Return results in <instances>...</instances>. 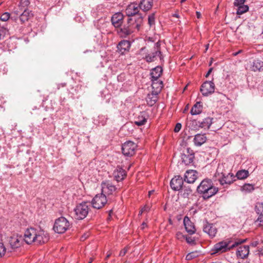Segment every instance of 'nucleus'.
Listing matches in <instances>:
<instances>
[{
    "instance_id": "1",
    "label": "nucleus",
    "mask_w": 263,
    "mask_h": 263,
    "mask_svg": "<svg viewBox=\"0 0 263 263\" xmlns=\"http://www.w3.org/2000/svg\"><path fill=\"white\" fill-rule=\"evenodd\" d=\"M197 192L200 197L206 200L214 196L218 192L211 179H203L197 187Z\"/></svg>"
},
{
    "instance_id": "2",
    "label": "nucleus",
    "mask_w": 263,
    "mask_h": 263,
    "mask_svg": "<svg viewBox=\"0 0 263 263\" xmlns=\"http://www.w3.org/2000/svg\"><path fill=\"white\" fill-rule=\"evenodd\" d=\"M246 239H238L232 245H230V241L228 242L225 241H220L214 246L212 251H213V253H221L225 252L227 251L230 250L239 245L246 242Z\"/></svg>"
},
{
    "instance_id": "3",
    "label": "nucleus",
    "mask_w": 263,
    "mask_h": 263,
    "mask_svg": "<svg viewBox=\"0 0 263 263\" xmlns=\"http://www.w3.org/2000/svg\"><path fill=\"white\" fill-rule=\"evenodd\" d=\"M89 209L87 202H82L77 204L74 209L75 218L78 220L84 219L88 215Z\"/></svg>"
},
{
    "instance_id": "4",
    "label": "nucleus",
    "mask_w": 263,
    "mask_h": 263,
    "mask_svg": "<svg viewBox=\"0 0 263 263\" xmlns=\"http://www.w3.org/2000/svg\"><path fill=\"white\" fill-rule=\"evenodd\" d=\"M70 227L68 220L64 217H61L55 220L53 226L54 231L59 234L65 233Z\"/></svg>"
},
{
    "instance_id": "5",
    "label": "nucleus",
    "mask_w": 263,
    "mask_h": 263,
    "mask_svg": "<svg viewBox=\"0 0 263 263\" xmlns=\"http://www.w3.org/2000/svg\"><path fill=\"white\" fill-rule=\"evenodd\" d=\"M215 85L212 81H206L200 87V92L203 96L208 97L215 91Z\"/></svg>"
},
{
    "instance_id": "6",
    "label": "nucleus",
    "mask_w": 263,
    "mask_h": 263,
    "mask_svg": "<svg viewBox=\"0 0 263 263\" xmlns=\"http://www.w3.org/2000/svg\"><path fill=\"white\" fill-rule=\"evenodd\" d=\"M107 200L106 195L103 193L96 195L91 200L92 206L97 209H100L103 207Z\"/></svg>"
},
{
    "instance_id": "7",
    "label": "nucleus",
    "mask_w": 263,
    "mask_h": 263,
    "mask_svg": "<svg viewBox=\"0 0 263 263\" xmlns=\"http://www.w3.org/2000/svg\"><path fill=\"white\" fill-rule=\"evenodd\" d=\"M137 145L134 142L128 141L122 144V152L127 157H131L135 153Z\"/></svg>"
},
{
    "instance_id": "8",
    "label": "nucleus",
    "mask_w": 263,
    "mask_h": 263,
    "mask_svg": "<svg viewBox=\"0 0 263 263\" xmlns=\"http://www.w3.org/2000/svg\"><path fill=\"white\" fill-rule=\"evenodd\" d=\"M195 154L190 148H186L181 154L182 162L186 165H192L194 163Z\"/></svg>"
},
{
    "instance_id": "9",
    "label": "nucleus",
    "mask_w": 263,
    "mask_h": 263,
    "mask_svg": "<svg viewBox=\"0 0 263 263\" xmlns=\"http://www.w3.org/2000/svg\"><path fill=\"white\" fill-rule=\"evenodd\" d=\"M49 239V236L47 232L41 229H36L34 243L42 245L47 242Z\"/></svg>"
},
{
    "instance_id": "10",
    "label": "nucleus",
    "mask_w": 263,
    "mask_h": 263,
    "mask_svg": "<svg viewBox=\"0 0 263 263\" xmlns=\"http://www.w3.org/2000/svg\"><path fill=\"white\" fill-rule=\"evenodd\" d=\"M128 20L132 27L133 28L135 32L140 30L141 26L143 25V17L142 15H137L133 17H128Z\"/></svg>"
},
{
    "instance_id": "11",
    "label": "nucleus",
    "mask_w": 263,
    "mask_h": 263,
    "mask_svg": "<svg viewBox=\"0 0 263 263\" xmlns=\"http://www.w3.org/2000/svg\"><path fill=\"white\" fill-rule=\"evenodd\" d=\"M235 176L232 173L220 174V176L217 179L219 183L222 185H228L232 184L235 180Z\"/></svg>"
},
{
    "instance_id": "12",
    "label": "nucleus",
    "mask_w": 263,
    "mask_h": 263,
    "mask_svg": "<svg viewBox=\"0 0 263 263\" xmlns=\"http://www.w3.org/2000/svg\"><path fill=\"white\" fill-rule=\"evenodd\" d=\"M140 9L139 4H137L136 3H132L127 6L125 9V13L128 17H133L137 15H141L139 13Z\"/></svg>"
},
{
    "instance_id": "13",
    "label": "nucleus",
    "mask_w": 263,
    "mask_h": 263,
    "mask_svg": "<svg viewBox=\"0 0 263 263\" xmlns=\"http://www.w3.org/2000/svg\"><path fill=\"white\" fill-rule=\"evenodd\" d=\"M36 229L30 228L27 229L24 235V240L27 244L30 245L34 243Z\"/></svg>"
},
{
    "instance_id": "14",
    "label": "nucleus",
    "mask_w": 263,
    "mask_h": 263,
    "mask_svg": "<svg viewBox=\"0 0 263 263\" xmlns=\"http://www.w3.org/2000/svg\"><path fill=\"white\" fill-rule=\"evenodd\" d=\"M183 185L182 178L179 176H175L170 181V186L174 191H180Z\"/></svg>"
},
{
    "instance_id": "15",
    "label": "nucleus",
    "mask_w": 263,
    "mask_h": 263,
    "mask_svg": "<svg viewBox=\"0 0 263 263\" xmlns=\"http://www.w3.org/2000/svg\"><path fill=\"white\" fill-rule=\"evenodd\" d=\"M101 187L102 192L104 194L111 195L117 190L116 186L113 185L109 181L102 182Z\"/></svg>"
},
{
    "instance_id": "16",
    "label": "nucleus",
    "mask_w": 263,
    "mask_h": 263,
    "mask_svg": "<svg viewBox=\"0 0 263 263\" xmlns=\"http://www.w3.org/2000/svg\"><path fill=\"white\" fill-rule=\"evenodd\" d=\"M124 19V15L121 12H117L112 15L111 21L112 25L118 28L121 27Z\"/></svg>"
},
{
    "instance_id": "17",
    "label": "nucleus",
    "mask_w": 263,
    "mask_h": 263,
    "mask_svg": "<svg viewBox=\"0 0 263 263\" xmlns=\"http://www.w3.org/2000/svg\"><path fill=\"white\" fill-rule=\"evenodd\" d=\"M120 32L124 37L135 32L132 26L131 23L129 22L128 18L126 22L121 27Z\"/></svg>"
},
{
    "instance_id": "18",
    "label": "nucleus",
    "mask_w": 263,
    "mask_h": 263,
    "mask_svg": "<svg viewBox=\"0 0 263 263\" xmlns=\"http://www.w3.org/2000/svg\"><path fill=\"white\" fill-rule=\"evenodd\" d=\"M183 224L186 231L190 235H192L196 232V229L194 223H193L190 218L185 216L183 219Z\"/></svg>"
},
{
    "instance_id": "19",
    "label": "nucleus",
    "mask_w": 263,
    "mask_h": 263,
    "mask_svg": "<svg viewBox=\"0 0 263 263\" xmlns=\"http://www.w3.org/2000/svg\"><path fill=\"white\" fill-rule=\"evenodd\" d=\"M249 246L245 245L238 247L236 255L237 258L241 259L247 258L249 254Z\"/></svg>"
},
{
    "instance_id": "20",
    "label": "nucleus",
    "mask_w": 263,
    "mask_h": 263,
    "mask_svg": "<svg viewBox=\"0 0 263 263\" xmlns=\"http://www.w3.org/2000/svg\"><path fill=\"white\" fill-rule=\"evenodd\" d=\"M198 172L195 170H187L184 174V181L189 183H193L197 178Z\"/></svg>"
},
{
    "instance_id": "21",
    "label": "nucleus",
    "mask_w": 263,
    "mask_h": 263,
    "mask_svg": "<svg viewBox=\"0 0 263 263\" xmlns=\"http://www.w3.org/2000/svg\"><path fill=\"white\" fill-rule=\"evenodd\" d=\"M203 231L207 233L211 237H214L217 233L216 227L211 223L206 221L204 224Z\"/></svg>"
},
{
    "instance_id": "22",
    "label": "nucleus",
    "mask_w": 263,
    "mask_h": 263,
    "mask_svg": "<svg viewBox=\"0 0 263 263\" xmlns=\"http://www.w3.org/2000/svg\"><path fill=\"white\" fill-rule=\"evenodd\" d=\"M161 52L159 49V47L157 46L155 48L154 51L146 54L144 59L147 62H152L154 61L158 56H159L161 59Z\"/></svg>"
},
{
    "instance_id": "23",
    "label": "nucleus",
    "mask_w": 263,
    "mask_h": 263,
    "mask_svg": "<svg viewBox=\"0 0 263 263\" xmlns=\"http://www.w3.org/2000/svg\"><path fill=\"white\" fill-rule=\"evenodd\" d=\"M126 176V172L121 167H117L114 171L113 176L114 179L117 181L123 180Z\"/></svg>"
},
{
    "instance_id": "24",
    "label": "nucleus",
    "mask_w": 263,
    "mask_h": 263,
    "mask_svg": "<svg viewBox=\"0 0 263 263\" xmlns=\"http://www.w3.org/2000/svg\"><path fill=\"white\" fill-rule=\"evenodd\" d=\"M153 3L154 0H141L139 5L142 10L146 12L152 8Z\"/></svg>"
},
{
    "instance_id": "25",
    "label": "nucleus",
    "mask_w": 263,
    "mask_h": 263,
    "mask_svg": "<svg viewBox=\"0 0 263 263\" xmlns=\"http://www.w3.org/2000/svg\"><path fill=\"white\" fill-rule=\"evenodd\" d=\"M9 243L11 248L12 250L17 249L21 247L22 245V239L17 237H10L9 240Z\"/></svg>"
},
{
    "instance_id": "26",
    "label": "nucleus",
    "mask_w": 263,
    "mask_h": 263,
    "mask_svg": "<svg viewBox=\"0 0 263 263\" xmlns=\"http://www.w3.org/2000/svg\"><path fill=\"white\" fill-rule=\"evenodd\" d=\"M206 139L205 134H198L195 136L193 141L196 146H200L206 142Z\"/></svg>"
},
{
    "instance_id": "27",
    "label": "nucleus",
    "mask_w": 263,
    "mask_h": 263,
    "mask_svg": "<svg viewBox=\"0 0 263 263\" xmlns=\"http://www.w3.org/2000/svg\"><path fill=\"white\" fill-rule=\"evenodd\" d=\"M130 47V42L128 41H121L117 45L118 50L121 53H124L126 51H128Z\"/></svg>"
},
{
    "instance_id": "28",
    "label": "nucleus",
    "mask_w": 263,
    "mask_h": 263,
    "mask_svg": "<svg viewBox=\"0 0 263 263\" xmlns=\"http://www.w3.org/2000/svg\"><path fill=\"white\" fill-rule=\"evenodd\" d=\"M159 93L152 91L150 94H148L146 100L149 106H152L154 105L158 100V95Z\"/></svg>"
},
{
    "instance_id": "29",
    "label": "nucleus",
    "mask_w": 263,
    "mask_h": 263,
    "mask_svg": "<svg viewBox=\"0 0 263 263\" xmlns=\"http://www.w3.org/2000/svg\"><path fill=\"white\" fill-rule=\"evenodd\" d=\"M147 122L146 114L145 112H141L140 115L136 118L134 122L135 124L137 126H142L145 124Z\"/></svg>"
},
{
    "instance_id": "30",
    "label": "nucleus",
    "mask_w": 263,
    "mask_h": 263,
    "mask_svg": "<svg viewBox=\"0 0 263 263\" xmlns=\"http://www.w3.org/2000/svg\"><path fill=\"white\" fill-rule=\"evenodd\" d=\"M162 68L160 66H157L153 68L151 72V79L157 81L162 74Z\"/></svg>"
},
{
    "instance_id": "31",
    "label": "nucleus",
    "mask_w": 263,
    "mask_h": 263,
    "mask_svg": "<svg viewBox=\"0 0 263 263\" xmlns=\"http://www.w3.org/2000/svg\"><path fill=\"white\" fill-rule=\"evenodd\" d=\"M33 15L31 11L28 9L24 10L23 12L19 16V21L22 24L28 21V20Z\"/></svg>"
},
{
    "instance_id": "32",
    "label": "nucleus",
    "mask_w": 263,
    "mask_h": 263,
    "mask_svg": "<svg viewBox=\"0 0 263 263\" xmlns=\"http://www.w3.org/2000/svg\"><path fill=\"white\" fill-rule=\"evenodd\" d=\"M152 81V87L153 89L152 91L159 93L163 87L162 81L159 79H157V81H154L153 79H151Z\"/></svg>"
},
{
    "instance_id": "33",
    "label": "nucleus",
    "mask_w": 263,
    "mask_h": 263,
    "mask_svg": "<svg viewBox=\"0 0 263 263\" xmlns=\"http://www.w3.org/2000/svg\"><path fill=\"white\" fill-rule=\"evenodd\" d=\"M213 118L207 117L204 118L202 121H198L199 127L204 129L210 128L213 122Z\"/></svg>"
},
{
    "instance_id": "34",
    "label": "nucleus",
    "mask_w": 263,
    "mask_h": 263,
    "mask_svg": "<svg viewBox=\"0 0 263 263\" xmlns=\"http://www.w3.org/2000/svg\"><path fill=\"white\" fill-rule=\"evenodd\" d=\"M263 67V62L256 59L254 60L251 65V70L254 71H260Z\"/></svg>"
},
{
    "instance_id": "35",
    "label": "nucleus",
    "mask_w": 263,
    "mask_h": 263,
    "mask_svg": "<svg viewBox=\"0 0 263 263\" xmlns=\"http://www.w3.org/2000/svg\"><path fill=\"white\" fill-rule=\"evenodd\" d=\"M202 105L201 102H196L191 109L190 112L192 115H199L202 112Z\"/></svg>"
},
{
    "instance_id": "36",
    "label": "nucleus",
    "mask_w": 263,
    "mask_h": 263,
    "mask_svg": "<svg viewBox=\"0 0 263 263\" xmlns=\"http://www.w3.org/2000/svg\"><path fill=\"white\" fill-rule=\"evenodd\" d=\"M179 191L180 196L183 198H187L192 192L191 187L189 186H186L185 185H183L182 188Z\"/></svg>"
},
{
    "instance_id": "37",
    "label": "nucleus",
    "mask_w": 263,
    "mask_h": 263,
    "mask_svg": "<svg viewBox=\"0 0 263 263\" xmlns=\"http://www.w3.org/2000/svg\"><path fill=\"white\" fill-rule=\"evenodd\" d=\"M235 176L238 179H244L249 176V172L246 170H239L237 172Z\"/></svg>"
},
{
    "instance_id": "38",
    "label": "nucleus",
    "mask_w": 263,
    "mask_h": 263,
    "mask_svg": "<svg viewBox=\"0 0 263 263\" xmlns=\"http://www.w3.org/2000/svg\"><path fill=\"white\" fill-rule=\"evenodd\" d=\"M254 190V185L252 184L246 183L241 187V191L247 193L251 192Z\"/></svg>"
},
{
    "instance_id": "39",
    "label": "nucleus",
    "mask_w": 263,
    "mask_h": 263,
    "mask_svg": "<svg viewBox=\"0 0 263 263\" xmlns=\"http://www.w3.org/2000/svg\"><path fill=\"white\" fill-rule=\"evenodd\" d=\"M248 10H249L248 6L244 4L242 6L237 7L236 14L238 15L242 14L246 12L247 11H248Z\"/></svg>"
},
{
    "instance_id": "40",
    "label": "nucleus",
    "mask_w": 263,
    "mask_h": 263,
    "mask_svg": "<svg viewBox=\"0 0 263 263\" xmlns=\"http://www.w3.org/2000/svg\"><path fill=\"white\" fill-rule=\"evenodd\" d=\"M255 211L256 213L259 215L263 214V203L258 202L255 206Z\"/></svg>"
},
{
    "instance_id": "41",
    "label": "nucleus",
    "mask_w": 263,
    "mask_h": 263,
    "mask_svg": "<svg viewBox=\"0 0 263 263\" xmlns=\"http://www.w3.org/2000/svg\"><path fill=\"white\" fill-rule=\"evenodd\" d=\"M30 3L29 0H21L20 3L19 7L22 9H27V7L29 5Z\"/></svg>"
},
{
    "instance_id": "42",
    "label": "nucleus",
    "mask_w": 263,
    "mask_h": 263,
    "mask_svg": "<svg viewBox=\"0 0 263 263\" xmlns=\"http://www.w3.org/2000/svg\"><path fill=\"white\" fill-rule=\"evenodd\" d=\"M199 254V252L198 251L191 252V253H189L186 256V260H191V259L198 256Z\"/></svg>"
},
{
    "instance_id": "43",
    "label": "nucleus",
    "mask_w": 263,
    "mask_h": 263,
    "mask_svg": "<svg viewBox=\"0 0 263 263\" xmlns=\"http://www.w3.org/2000/svg\"><path fill=\"white\" fill-rule=\"evenodd\" d=\"M155 14L154 13L151 14L148 16V23L150 26H152L155 24Z\"/></svg>"
},
{
    "instance_id": "44",
    "label": "nucleus",
    "mask_w": 263,
    "mask_h": 263,
    "mask_svg": "<svg viewBox=\"0 0 263 263\" xmlns=\"http://www.w3.org/2000/svg\"><path fill=\"white\" fill-rule=\"evenodd\" d=\"M10 13L8 12L4 13L1 16V20L4 22H6L10 18Z\"/></svg>"
},
{
    "instance_id": "45",
    "label": "nucleus",
    "mask_w": 263,
    "mask_h": 263,
    "mask_svg": "<svg viewBox=\"0 0 263 263\" xmlns=\"http://www.w3.org/2000/svg\"><path fill=\"white\" fill-rule=\"evenodd\" d=\"M6 249L3 243L0 242V258L2 257L5 254Z\"/></svg>"
},
{
    "instance_id": "46",
    "label": "nucleus",
    "mask_w": 263,
    "mask_h": 263,
    "mask_svg": "<svg viewBox=\"0 0 263 263\" xmlns=\"http://www.w3.org/2000/svg\"><path fill=\"white\" fill-rule=\"evenodd\" d=\"M185 240L186 241V242L189 243V244H190L191 245H194L195 244V239L192 238V237H190V236H185Z\"/></svg>"
},
{
    "instance_id": "47",
    "label": "nucleus",
    "mask_w": 263,
    "mask_h": 263,
    "mask_svg": "<svg viewBox=\"0 0 263 263\" xmlns=\"http://www.w3.org/2000/svg\"><path fill=\"white\" fill-rule=\"evenodd\" d=\"M246 0H235L234 5L236 7H239L244 5Z\"/></svg>"
},
{
    "instance_id": "48",
    "label": "nucleus",
    "mask_w": 263,
    "mask_h": 263,
    "mask_svg": "<svg viewBox=\"0 0 263 263\" xmlns=\"http://www.w3.org/2000/svg\"><path fill=\"white\" fill-rule=\"evenodd\" d=\"M259 222L258 226H263V214L262 215H259L258 217L256 220L255 222Z\"/></svg>"
},
{
    "instance_id": "49",
    "label": "nucleus",
    "mask_w": 263,
    "mask_h": 263,
    "mask_svg": "<svg viewBox=\"0 0 263 263\" xmlns=\"http://www.w3.org/2000/svg\"><path fill=\"white\" fill-rule=\"evenodd\" d=\"M220 167L219 166L215 174L214 177L215 178V180H217V179L220 177V174H223L222 172H220Z\"/></svg>"
},
{
    "instance_id": "50",
    "label": "nucleus",
    "mask_w": 263,
    "mask_h": 263,
    "mask_svg": "<svg viewBox=\"0 0 263 263\" xmlns=\"http://www.w3.org/2000/svg\"><path fill=\"white\" fill-rule=\"evenodd\" d=\"M185 236H184L180 232H178L176 234V238L179 240H182V239L185 238Z\"/></svg>"
},
{
    "instance_id": "51",
    "label": "nucleus",
    "mask_w": 263,
    "mask_h": 263,
    "mask_svg": "<svg viewBox=\"0 0 263 263\" xmlns=\"http://www.w3.org/2000/svg\"><path fill=\"white\" fill-rule=\"evenodd\" d=\"M181 127H182V125L181 123H177L176 125H175V128H174V132L175 133H178L180 131V130L181 129Z\"/></svg>"
},
{
    "instance_id": "52",
    "label": "nucleus",
    "mask_w": 263,
    "mask_h": 263,
    "mask_svg": "<svg viewBox=\"0 0 263 263\" xmlns=\"http://www.w3.org/2000/svg\"><path fill=\"white\" fill-rule=\"evenodd\" d=\"M127 248H124L123 250H122L120 252V254H119V255L120 256H123L125 255V254L126 253V252H127Z\"/></svg>"
},
{
    "instance_id": "53",
    "label": "nucleus",
    "mask_w": 263,
    "mask_h": 263,
    "mask_svg": "<svg viewBox=\"0 0 263 263\" xmlns=\"http://www.w3.org/2000/svg\"><path fill=\"white\" fill-rule=\"evenodd\" d=\"M149 210V207L147 205H145L142 209V212H148Z\"/></svg>"
},
{
    "instance_id": "54",
    "label": "nucleus",
    "mask_w": 263,
    "mask_h": 263,
    "mask_svg": "<svg viewBox=\"0 0 263 263\" xmlns=\"http://www.w3.org/2000/svg\"><path fill=\"white\" fill-rule=\"evenodd\" d=\"M213 68H210L209 69L208 71L207 72V73H206V74L205 76L206 78H208L210 76V74H211V73L213 71Z\"/></svg>"
},
{
    "instance_id": "55",
    "label": "nucleus",
    "mask_w": 263,
    "mask_h": 263,
    "mask_svg": "<svg viewBox=\"0 0 263 263\" xmlns=\"http://www.w3.org/2000/svg\"><path fill=\"white\" fill-rule=\"evenodd\" d=\"M146 227H147V224L145 222H143L141 226V229L142 230H143Z\"/></svg>"
},
{
    "instance_id": "56",
    "label": "nucleus",
    "mask_w": 263,
    "mask_h": 263,
    "mask_svg": "<svg viewBox=\"0 0 263 263\" xmlns=\"http://www.w3.org/2000/svg\"><path fill=\"white\" fill-rule=\"evenodd\" d=\"M196 16H197V17L198 18H200L201 17V13H200V12H199V11H196Z\"/></svg>"
},
{
    "instance_id": "57",
    "label": "nucleus",
    "mask_w": 263,
    "mask_h": 263,
    "mask_svg": "<svg viewBox=\"0 0 263 263\" xmlns=\"http://www.w3.org/2000/svg\"><path fill=\"white\" fill-rule=\"evenodd\" d=\"M66 85V84L65 83H61V84H58V89H59L60 88V87H64Z\"/></svg>"
},
{
    "instance_id": "58",
    "label": "nucleus",
    "mask_w": 263,
    "mask_h": 263,
    "mask_svg": "<svg viewBox=\"0 0 263 263\" xmlns=\"http://www.w3.org/2000/svg\"><path fill=\"white\" fill-rule=\"evenodd\" d=\"M87 235L86 236V235H83L81 237V240H84L87 237Z\"/></svg>"
},
{
    "instance_id": "59",
    "label": "nucleus",
    "mask_w": 263,
    "mask_h": 263,
    "mask_svg": "<svg viewBox=\"0 0 263 263\" xmlns=\"http://www.w3.org/2000/svg\"><path fill=\"white\" fill-rule=\"evenodd\" d=\"M154 192V190H152V191H150L148 192V196L150 197L151 195L153 194V193Z\"/></svg>"
},
{
    "instance_id": "60",
    "label": "nucleus",
    "mask_w": 263,
    "mask_h": 263,
    "mask_svg": "<svg viewBox=\"0 0 263 263\" xmlns=\"http://www.w3.org/2000/svg\"><path fill=\"white\" fill-rule=\"evenodd\" d=\"M173 16L175 17H177V18H178L179 17V15L177 13H175L173 15Z\"/></svg>"
},
{
    "instance_id": "61",
    "label": "nucleus",
    "mask_w": 263,
    "mask_h": 263,
    "mask_svg": "<svg viewBox=\"0 0 263 263\" xmlns=\"http://www.w3.org/2000/svg\"><path fill=\"white\" fill-rule=\"evenodd\" d=\"M3 32V31L0 30V40H1L2 36V33Z\"/></svg>"
},
{
    "instance_id": "62",
    "label": "nucleus",
    "mask_w": 263,
    "mask_h": 263,
    "mask_svg": "<svg viewBox=\"0 0 263 263\" xmlns=\"http://www.w3.org/2000/svg\"><path fill=\"white\" fill-rule=\"evenodd\" d=\"M110 255H111V253H108V254H107V255L106 256V258H109V257L110 256Z\"/></svg>"
},
{
    "instance_id": "63",
    "label": "nucleus",
    "mask_w": 263,
    "mask_h": 263,
    "mask_svg": "<svg viewBox=\"0 0 263 263\" xmlns=\"http://www.w3.org/2000/svg\"><path fill=\"white\" fill-rule=\"evenodd\" d=\"M142 213H143V212H142V210H141L139 212V215H142Z\"/></svg>"
},
{
    "instance_id": "64",
    "label": "nucleus",
    "mask_w": 263,
    "mask_h": 263,
    "mask_svg": "<svg viewBox=\"0 0 263 263\" xmlns=\"http://www.w3.org/2000/svg\"><path fill=\"white\" fill-rule=\"evenodd\" d=\"M92 261V259L91 258H90L89 261L88 262V263H91Z\"/></svg>"
}]
</instances>
